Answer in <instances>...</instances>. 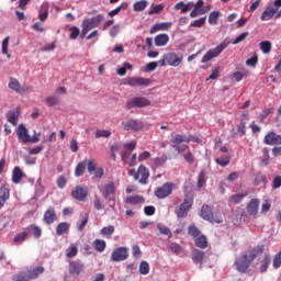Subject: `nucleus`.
I'll return each instance as SVG.
<instances>
[{"instance_id":"f257e3e1","label":"nucleus","mask_w":281,"mask_h":281,"mask_svg":"<svg viewBox=\"0 0 281 281\" xmlns=\"http://www.w3.org/2000/svg\"><path fill=\"white\" fill-rule=\"evenodd\" d=\"M260 254H265V246H257L248 250L245 255L239 256L234 262L236 271L239 273H249L251 262H254Z\"/></svg>"},{"instance_id":"f03ea898","label":"nucleus","mask_w":281,"mask_h":281,"mask_svg":"<svg viewBox=\"0 0 281 281\" xmlns=\"http://www.w3.org/2000/svg\"><path fill=\"white\" fill-rule=\"evenodd\" d=\"M102 21H104V14H98L94 18L85 19L81 24L82 30H81L80 38H85V36H87V34H89L91 30H94V27H100V24L102 23Z\"/></svg>"},{"instance_id":"7ed1b4c3","label":"nucleus","mask_w":281,"mask_h":281,"mask_svg":"<svg viewBox=\"0 0 281 281\" xmlns=\"http://www.w3.org/2000/svg\"><path fill=\"white\" fill-rule=\"evenodd\" d=\"M130 177L134 178V181H139L142 186H147L148 184V178L150 177V171L146 166L140 165L135 171V169H132L128 171Z\"/></svg>"},{"instance_id":"20e7f679","label":"nucleus","mask_w":281,"mask_h":281,"mask_svg":"<svg viewBox=\"0 0 281 281\" xmlns=\"http://www.w3.org/2000/svg\"><path fill=\"white\" fill-rule=\"evenodd\" d=\"M280 8L281 0H274L272 3H269L261 13V21H271V19H276V14H278V10H280Z\"/></svg>"},{"instance_id":"39448f33","label":"nucleus","mask_w":281,"mask_h":281,"mask_svg":"<svg viewBox=\"0 0 281 281\" xmlns=\"http://www.w3.org/2000/svg\"><path fill=\"white\" fill-rule=\"evenodd\" d=\"M229 46V42H222L220 45H217L215 48L210 49L203 57L201 63H210L213 58H218L225 49Z\"/></svg>"},{"instance_id":"423d86ee","label":"nucleus","mask_w":281,"mask_h":281,"mask_svg":"<svg viewBox=\"0 0 281 281\" xmlns=\"http://www.w3.org/2000/svg\"><path fill=\"white\" fill-rule=\"evenodd\" d=\"M145 106H150V100L146 97H134L127 100L125 109L131 111V109H144Z\"/></svg>"},{"instance_id":"0eeeda50","label":"nucleus","mask_w":281,"mask_h":281,"mask_svg":"<svg viewBox=\"0 0 281 281\" xmlns=\"http://www.w3.org/2000/svg\"><path fill=\"white\" fill-rule=\"evenodd\" d=\"M201 218L204 221H209L210 223H223V217L221 215H214V212H212V207L210 205L204 204L201 209L200 213Z\"/></svg>"},{"instance_id":"6e6552de","label":"nucleus","mask_w":281,"mask_h":281,"mask_svg":"<svg viewBox=\"0 0 281 281\" xmlns=\"http://www.w3.org/2000/svg\"><path fill=\"white\" fill-rule=\"evenodd\" d=\"M175 190L173 182H165L161 187H158L154 190V195L158 199H168L172 191Z\"/></svg>"},{"instance_id":"1a4fd4ad","label":"nucleus","mask_w":281,"mask_h":281,"mask_svg":"<svg viewBox=\"0 0 281 281\" xmlns=\"http://www.w3.org/2000/svg\"><path fill=\"white\" fill-rule=\"evenodd\" d=\"M190 142H194L195 144H201V138L194 135L186 136L184 134H176L170 139L171 144H190Z\"/></svg>"},{"instance_id":"9d476101","label":"nucleus","mask_w":281,"mask_h":281,"mask_svg":"<svg viewBox=\"0 0 281 281\" xmlns=\"http://www.w3.org/2000/svg\"><path fill=\"white\" fill-rule=\"evenodd\" d=\"M123 85L128 87H148L150 79L144 77H128L123 80Z\"/></svg>"},{"instance_id":"9b49d317","label":"nucleus","mask_w":281,"mask_h":281,"mask_svg":"<svg viewBox=\"0 0 281 281\" xmlns=\"http://www.w3.org/2000/svg\"><path fill=\"white\" fill-rule=\"evenodd\" d=\"M128 258V248L119 247L112 251L111 260L112 262H122Z\"/></svg>"},{"instance_id":"f8f14e48","label":"nucleus","mask_w":281,"mask_h":281,"mask_svg":"<svg viewBox=\"0 0 281 281\" xmlns=\"http://www.w3.org/2000/svg\"><path fill=\"white\" fill-rule=\"evenodd\" d=\"M122 126L124 131H134V133H137L144 128V122L140 120L130 119L128 121L123 122Z\"/></svg>"},{"instance_id":"ddd939ff","label":"nucleus","mask_w":281,"mask_h":281,"mask_svg":"<svg viewBox=\"0 0 281 281\" xmlns=\"http://www.w3.org/2000/svg\"><path fill=\"white\" fill-rule=\"evenodd\" d=\"M266 146H281V135L276 132H269L265 138Z\"/></svg>"},{"instance_id":"4468645a","label":"nucleus","mask_w":281,"mask_h":281,"mask_svg":"<svg viewBox=\"0 0 281 281\" xmlns=\"http://www.w3.org/2000/svg\"><path fill=\"white\" fill-rule=\"evenodd\" d=\"M71 196L76 199V201H87V196H89V189L87 187L77 186L71 191Z\"/></svg>"},{"instance_id":"2eb2a0df","label":"nucleus","mask_w":281,"mask_h":281,"mask_svg":"<svg viewBox=\"0 0 281 281\" xmlns=\"http://www.w3.org/2000/svg\"><path fill=\"white\" fill-rule=\"evenodd\" d=\"M165 60L169 67H179L183 63V56L177 55V53L165 54Z\"/></svg>"},{"instance_id":"dca6fc26","label":"nucleus","mask_w":281,"mask_h":281,"mask_svg":"<svg viewBox=\"0 0 281 281\" xmlns=\"http://www.w3.org/2000/svg\"><path fill=\"white\" fill-rule=\"evenodd\" d=\"M260 207V200L258 199H251L247 206L246 210L249 214V216H254V218H256L258 216V210Z\"/></svg>"},{"instance_id":"f3484780","label":"nucleus","mask_w":281,"mask_h":281,"mask_svg":"<svg viewBox=\"0 0 281 281\" xmlns=\"http://www.w3.org/2000/svg\"><path fill=\"white\" fill-rule=\"evenodd\" d=\"M246 126H247V121L246 120H241L239 122V124L237 125V131H235L234 128L231 131V137L233 139H236L237 137L245 136L246 133H247Z\"/></svg>"},{"instance_id":"a211bd4d","label":"nucleus","mask_w":281,"mask_h":281,"mask_svg":"<svg viewBox=\"0 0 281 281\" xmlns=\"http://www.w3.org/2000/svg\"><path fill=\"white\" fill-rule=\"evenodd\" d=\"M85 271V263L80 260L70 261L69 263V273L71 276H80Z\"/></svg>"},{"instance_id":"6ab92c4d","label":"nucleus","mask_w":281,"mask_h":281,"mask_svg":"<svg viewBox=\"0 0 281 281\" xmlns=\"http://www.w3.org/2000/svg\"><path fill=\"white\" fill-rule=\"evenodd\" d=\"M57 218L56 209L54 206L48 207L43 216V221L46 225H52Z\"/></svg>"},{"instance_id":"aec40b11","label":"nucleus","mask_w":281,"mask_h":281,"mask_svg":"<svg viewBox=\"0 0 281 281\" xmlns=\"http://www.w3.org/2000/svg\"><path fill=\"white\" fill-rule=\"evenodd\" d=\"M172 27V22L156 23L149 30V34H156V32H166Z\"/></svg>"},{"instance_id":"412c9836","label":"nucleus","mask_w":281,"mask_h":281,"mask_svg":"<svg viewBox=\"0 0 281 281\" xmlns=\"http://www.w3.org/2000/svg\"><path fill=\"white\" fill-rule=\"evenodd\" d=\"M27 274V278L30 280H36V278H38V276H41V273H45V268L43 266L33 268V269H29L26 271H24Z\"/></svg>"},{"instance_id":"4be33fe9","label":"nucleus","mask_w":281,"mask_h":281,"mask_svg":"<svg viewBox=\"0 0 281 281\" xmlns=\"http://www.w3.org/2000/svg\"><path fill=\"white\" fill-rule=\"evenodd\" d=\"M9 89H11L12 91H15V93H20L21 95L25 93V88L21 87V82H19V80L14 78L10 79Z\"/></svg>"},{"instance_id":"5701e85b","label":"nucleus","mask_w":281,"mask_h":281,"mask_svg":"<svg viewBox=\"0 0 281 281\" xmlns=\"http://www.w3.org/2000/svg\"><path fill=\"white\" fill-rule=\"evenodd\" d=\"M18 137L23 142V144H29L30 142V134L23 124L19 125L18 127Z\"/></svg>"},{"instance_id":"b1692460","label":"nucleus","mask_w":281,"mask_h":281,"mask_svg":"<svg viewBox=\"0 0 281 281\" xmlns=\"http://www.w3.org/2000/svg\"><path fill=\"white\" fill-rule=\"evenodd\" d=\"M169 41H170V36H168V34L166 33H161L155 37V45L156 47H166Z\"/></svg>"},{"instance_id":"393cba45","label":"nucleus","mask_w":281,"mask_h":281,"mask_svg":"<svg viewBox=\"0 0 281 281\" xmlns=\"http://www.w3.org/2000/svg\"><path fill=\"white\" fill-rule=\"evenodd\" d=\"M245 196H249L248 191H245L244 193H237V194L232 195L228 199V203H229V205H238V203L243 202V199H245Z\"/></svg>"},{"instance_id":"a878e982","label":"nucleus","mask_w":281,"mask_h":281,"mask_svg":"<svg viewBox=\"0 0 281 281\" xmlns=\"http://www.w3.org/2000/svg\"><path fill=\"white\" fill-rule=\"evenodd\" d=\"M27 234H32V236L36 239L43 236V229L40 226L31 224L26 227Z\"/></svg>"},{"instance_id":"bb28decb","label":"nucleus","mask_w":281,"mask_h":281,"mask_svg":"<svg viewBox=\"0 0 281 281\" xmlns=\"http://www.w3.org/2000/svg\"><path fill=\"white\" fill-rule=\"evenodd\" d=\"M203 5H205V1L203 0L196 1V3L193 5L194 9L190 13L191 19H196V16L203 14L201 13V10H204Z\"/></svg>"},{"instance_id":"cd10ccee","label":"nucleus","mask_w":281,"mask_h":281,"mask_svg":"<svg viewBox=\"0 0 281 281\" xmlns=\"http://www.w3.org/2000/svg\"><path fill=\"white\" fill-rule=\"evenodd\" d=\"M269 265H271V255L266 254L260 261L259 273H267V269H269Z\"/></svg>"},{"instance_id":"c85d7f7f","label":"nucleus","mask_w":281,"mask_h":281,"mask_svg":"<svg viewBox=\"0 0 281 281\" xmlns=\"http://www.w3.org/2000/svg\"><path fill=\"white\" fill-rule=\"evenodd\" d=\"M49 16V4L43 3L38 13V19L42 23H45Z\"/></svg>"},{"instance_id":"c756f323","label":"nucleus","mask_w":281,"mask_h":281,"mask_svg":"<svg viewBox=\"0 0 281 281\" xmlns=\"http://www.w3.org/2000/svg\"><path fill=\"white\" fill-rule=\"evenodd\" d=\"M111 194H115V183H113V182H110L104 186L102 196H103V199H108L109 196H111Z\"/></svg>"},{"instance_id":"7c9ffc66","label":"nucleus","mask_w":281,"mask_h":281,"mask_svg":"<svg viewBox=\"0 0 281 281\" xmlns=\"http://www.w3.org/2000/svg\"><path fill=\"white\" fill-rule=\"evenodd\" d=\"M69 227H70V225L67 222L59 223L56 227V235L63 236V235L67 234V232H69Z\"/></svg>"},{"instance_id":"2f4dec72","label":"nucleus","mask_w":281,"mask_h":281,"mask_svg":"<svg viewBox=\"0 0 281 281\" xmlns=\"http://www.w3.org/2000/svg\"><path fill=\"white\" fill-rule=\"evenodd\" d=\"M203 258H205V252L199 249L193 250L192 260L195 265H203Z\"/></svg>"},{"instance_id":"473e14b6","label":"nucleus","mask_w":281,"mask_h":281,"mask_svg":"<svg viewBox=\"0 0 281 281\" xmlns=\"http://www.w3.org/2000/svg\"><path fill=\"white\" fill-rule=\"evenodd\" d=\"M85 170H87V159L78 162L75 169V177H82V175H85Z\"/></svg>"},{"instance_id":"72a5a7b5","label":"nucleus","mask_w":281,"mask_h":281,"mask_svg":"<svg viewBox=\"0 0 281 281\" xmlns=\"http://www.w3.org/2000/svg\"><path fill=\"white\" fill-rule=\"evenodd\" d=\"M171 148H175V150H177V153L179 155H184V153H188V150H190V146L183 144L181 145V143H171Z\"/></svg>"},{"instance_id":"f704fd0d","label":"nucleus","mask_w":281,"mask_h":281,"mask_svg":"<svg viewBox=\"0 0 281 281\" xmlns=\"http://www.w3.org/2000/svg\"><path fill=\"white\" fill-rule=\"evenodd\" d=\"M21 179H23V170H21V167H15L12 173V181L13 183H21Z\"/></svg>"},{"instance_id":"c9c22d12","label":"nucleus","mask_w":281,"mask_h":281,"mask_svg":"<svg viewBox=\"0 0 281 281\" xmlns=\"http://www.w3.org/2000/svg\"><path fill=\"white\" fill-rule=\"evenodd\" d=\"M126 203L130 205H139L144 203V196L142 195H132L126 198Z\"/></svg>"},{"instance_id":"e433bc0d","label":"nucleus","mask_w":281,"mask_h":281,"mask_svg":"<svg viewBox=\"0 0 281 281\" xmlns=\"http://www.w3.org/2000/svg\"><path fill=\"white\" fill-rule=\"evenodd\" d=\"M164 4H151L147 14H149V16H153V14H161V12H164Z\"/></svg>"},{"instance_id":"4c0bfd02","label":"nucleus","mask_w":281,"mask_h":281,"mask_svg":"<svg viewBox=\"0 0 281 281\" xmlns=\"http://www.w3.org/2000/svg\"><path fill=\"white\" fill-rule=\"evenodd\" d=\"M93 247L95 251H99V254H102L106 249V241L104 239H95L93 241Z\"/></svg>"},{"instance_id":"58836bf2","label":"nucleus","mask_w":281,"mask_h":281,"mask_svg":"<svg viewBox=\"0 0 281 281\" xmlns=\"http://www.w3.org/2000/svg\"><path fill=\"white\" fill-rule=\"evenodd\" d=\"M180 205H183V209L190 212L192 205H194V198L192 195H187Z\"/></svg>"},{"instance_id":"ea45409f","label":"nucleus","mask_w":281,"mask_h":281,"mask_svg":"<svg viewBox=\"0 0 281 281\" xmlns=\"http://www.w3.org/2000/svg\"><path fill=\"white\" fill-rule=\"evenodd\" d=\"M148 7V1L146 0H140L134 3V12H144L146 8Z\"/></svg>"},{"instance_id":"a19ab883","label":"nucleus","mask_w":281,"mask_h":281,"mask_svg":"<svg viewBox=\"0 0 281 281\" xmlns=\"http://www.w3.org/2000/svg\"><path fill=\"white\" fill-rule=\"evenodd\" d=\"M195 246L200 249H205L207 247V237L204 235L195 237Z\"/></svg>"},{"instance_id":"79ce46f5","label":"nucleus","mask_w":281,"mask_h":281,"mask_svg":"<svg viewBox=\"0 0 281 281\" xmlns=\"http://www.w3.org/2000/svg\"><path fill=\"white\" fill-rule=\"evenodd\" d=\"M157 229L162 236H167L168 238H172V231L162 224H157Z\"/></svg>"},{"instance_id":"37998d69","label":"nucleus","mask_w":281,"mask_h":281,"mask_svg":"<svg viewBox=\"0 0 281 281\" xmlns=\"http://www.w3.org/2000/svg\"><path fill=\"white\" fill-rule=\"evenodd\" d=\"M150 273V265L147 261H142L139 265V274L148 276Z\"/></svg>"},{"instance_id":"c03bdc74","label":"nucleus","mask_w":281,"mask_h":281,"mask_svg":"<svg viewBox=\"0 0 281 281\" xmlns=\"http://www.w3.org/2000/svg\"><path fill=\"white\" fill-rule=\"evenodd\" d=\"M66 256L67 258H76L78 256V246L75 244L70 245L66 250Z\"/></svg>"},{"instance_id":"a18cd8bd","label":"nucleus","mask_w":281,"mask_h":281,"mask_svg":"<svg viewBox=\"0 0 281 281\" xmlns=\"http://www.w3.org/2000/svg\"><path fill=\"white\" fill-rule=\"evenodd\" d=\"M218 16H221V12L212 11L209 15L210 25H216V23H218Z\"/></svg>"},{"instance_id":"49530a36","label":"nucleus","mask_w":281,"mask_h":281,"mask_svg":"<svg viewBox=\"0 0 281 281\" xmlns=\"http://www.w3.org/2000/svg\"><path fill=\"white\" fill-rule=\"evenodd\" d=\"M262 54H271V42L263 41L259 44Z\"/></svg>"},{"instance_id":"de8ad7c7","label":"nucleus","mask_w":281,"mask_h":281,"mask_svg":"<svg viewBox=\"0 0 281 281\" xmlns=\"http://www.w3.org/2000/svg\"><path fill=\"white\" fill-rule=\"evenodd\" d=\"M47 106H56V104H60V98L56 95H52L45 99Z\"/></svg>"},{"instance_id":"09e8293b","label":"nucleus","mask_w":281,"mask_h":281,"mask_svg":"<svg viewBox=\"0 0 281 281\" xmlns=\"http://www.w3.org/2000/svg\"><path fill=\"white\" fill-rule=\"evenodd\" d=\"M182 157L184 161H187V164H189L190 166H192V164H194L195 161L194 154L190 149L182 154Z\"/></svg>"},{"instance_id":"8fccbe9b","label":"nucleus","mask_w":281,"mask_h":281,"mask_svg":"<svg viewBox=\"0 0 281 281\" xmlns=\"http://www.w3.org/2000/svg\"><path fill=\"white\" fill-rule=\"evenodd\" d=\"M231 157L229 155H226L222 158H215V162L217 166H222V168H225V166H229Z\"/></svg>"},{"instance_id":"3c124183","label":"nucleus","mask_w":281,"mask_h":281,"mask_svg":"<svg viewBox=\"0 0 281 281\" xmlns=\"http://www.w3.org/2000/svg\"><path fill=\"white\" fill-rule=\"evenodd\" d=\"M113 234H115V226H113V225L104 226L101 229L102 236H113Z\"/></svg>"},{"instance_id":"603ef678","label":"nucleus","mask_w":281,"mask_h":281,"mask_svg":"<svg viewBox=\"0 0 281 281\" xmlns=\"http://www.w3.org/2000/svg\"><path fill=\"white\" fill-rule=\"evenodd\" d=\"M7 120L10 122V124L16 126V122H19V114H16V112H9L7 114Z\"/></svg>"},{"instance_id":"864d4df0","label":"nucleus","mask_w":281,"mask_h":281,"mask_svg":"<svg viewBox=\"0 0 281 281\" xmlns=\"http://www.w3.org/2000/svg\"><path fill=\"white\" fill-rule=\"evenodd\" d=\"M13 281H31L30 277L25 273V271H21L12 277Z\"/></svg>"},{"instance_id":"5fc2aeb1","label":"nucleus","mask_w":281,"mask_h":281,"mask_svg":"<svg viewBox=\"0 0 281 281\" xmlns=\"http://www.w3.org/2000/svg\"><path fill=\"white\" fill-rule=\"evenodd\" d=\"M0 199L8 201L10 199V189L5 186L0 188Z\"/></svg>"},{"instance_id":"6e6d98bb","label":"nucleus","mask_w":281,"mask_h":281,"mask_svg":"<svg viewBox=\"0 0 281 281\" xmlns=\"http://www.w3.org/2000/svg\"><path fill=\"white\" fill-rule=\"evenodd\" d=\"M205 183H206L205 171L202 170V171H200V173L198 176V188H199V190H201V188H204Z\"/></svg>"},{"instance_id":"4d7b16f0","label":"nucleus","mask_w":281,"mask_h":281,"mask_svg":"<svg viewBox=\"0 0 281 281\" xmlns=\"http://www.w3.org/2000/svg\"><path fill=\"white\" fill-rule=\"evenodd\" d=\"M221 76V66H216L212 69L211 75L206 80H217V78Z\"/></svg>"},{"instance_id":"13d9d810","label":"nucleus","mask_w":281,"mask_h":281,"mask_svg":"<svg viewBox=\"0 0 281 281\" xmlns=\"http://www.w3.org/2000/svg\"><path fill=\"white\" fill-rule=\"evenodd\" d=\"M166 161H168V157L166 156H162V157H156L154 159V166L156 168H160L161 166H165L166 165Z\"/></svg>"},{"instance_id":"bf43d9fd","label":"nucleus","mask_w":281,"mask_h":281,"mask_svg":"<svg viewBox=\"0 0 281 281\" xmlns=\"http://www.w3.org/2000/svg\"><path fill=\"white\" fill-rule=\"evenodd\" d=\"M69 32H70L69 38L71 41H76V38L80 36V29H78V26L70 27Z\"/></svg>"},{"instance_id":"052dcab7","label":"nucleus","mask_w":281,"mask_h":281,"mask_svg":"<svg viewBox=\"0 0 281 281\" xmlns=\"http://www.w3.org/2000/svg\"><path fill=\"white\" fill-rule=\"evenodd\" d=\"M10 45V36H7L3 41H2V54L4 56H7L8 58H10V54H8V47Z\"/></svg>"},{"instance_id":"680f3d73","label":"nucleus","mask_w":281,"mask_h":281,"mask_svg":"<svg viewBox=\"0 0 281 281\" xmlns=\"http://www.w3.org/2000/svg\"><path fill=\"white\" fill-rule=\"evenodd\" d=\"M188 234H189L190 236H192L193 238H198V236L201 235V231H199L196 226L191 225V226H189V228H188Z\"/></svg>"},{"instance_id":"e2e57ef3","label":"nucleus","mask_w":281,"mask_h":281,"mask_svg":"<svg viewBox=\"0 0 281 281\" xmlns=\"http://www.w3.org/2000/svg\"><path fill=\"white\" fill-rule=\"evenodd\" d=\"M173 10H180L181 14H186V12H188V7L183 1H180L175 4Z\"/></svg>"},{"instance_id":"0e129e2a","label":"nucleus","mask_w":281,"mask_h":281,"mask_svg":"<svg viewBox=\"0 0 281 281\" xmlns=\"http://www.w3.org/2000/svg\"><path fill=\"white\" fill-rule=\"evenodd\" d=\"M188 210L183 207V205H180L178 210H176V214L178 218H186L188 216Z\"/></svg>"},{"instance_id":"69168bd1","label":"nucleus","mask_w":281,"mask_h":281,"mask_svg":"<svg viewBox=\"0 0 281 281\" xmlns=\"http://www.w3.org/2000/svg\"><path fill=\"white\" fill-rule=\"evenodd\" d=\"M206 18H200L190 24L191 27H203L205 25Z\"/></svg>"},{"instance_id":"338daca9","label":"nucleus","mask_w":281,"mask_h":281,"mask_svg":"<svg viewBox=\"0 0 281 281\" xmlns=\"http://www.w3.org/2000/svg\"><path fill=\"white\" fill-rule=\"evenodd\" d=\"M100 137H111V131L99 130L95 132V138L100 139Z\"/></svg>"},{"instance_id":"774afa93","label":"nucleus","mask_w":281,"mask_h":281,"mask_svg":"<svg viewBox=\"0 0 281 281\" xmlns=\"http://www.w3.org/2000/svg\"><path fill=\"white\" fill-rule=\"evenodd\" d=\"M273 267L274 269H280L281 267V250L273 258Z\"/></svg>"}]
</instances>
